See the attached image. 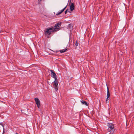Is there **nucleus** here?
Masks as SVG:
<instances>
[{"label": "nucleus", "instance_id": "obj_7", "mask_svg": "<svg viewBox=\"0 0 134 134\" xmlns=\"http://www.w3.org/2000/svg\"><path fill=\"white\" fill-rule=\"evenodd\" d=\"M68 29L70 30V31H72L73 29V25L70 23L68 24Z\"/></svg>", "mask_w": 134, "mask_h": 134}, {"label": "nucleus", "instance_id": "obj_21", "mask_svg": "<svg viewBox=\"0 0 134 134\" xmlns=\"http://www.w3.org/2000/svg\"><path fill=\"white\" fill-rule=\"evenodd\" d=\"M15 134H18L17 133H15Z\"/></svg>", "mask_w": 134, "mask_h": 134}, {"label": "nucleus", "instance_id": "obj_22", "mask_svg": "<svg viewBox=\"0 0 134 134\" xmlns=\"http://www.w3.org/2000/svg\"><path fill=\"white\" fill-rule=\"evenodd\" d=\"M68 12H69V13H71V12H69V11H68Z\"/></svg>", "mask_w": 134, "mask_h": 134}, {"label": "nucleus", "instance_id": "obj_5", "mask_svg": "<svg viewBox=\"0 0 134 134\" xmlns=\"http://www.w3.org/2000/svg\"><path fill=\"white\" fill-rule=\"evenodd\" d=\"M35 103L38 108H39L40 105V102L38 98H35L34 99Z\"/></svg>", "mask_w": 134, "mask_h": 134}, {"label": "nucleus", "instance_id": "obj_2", "mask_svg": "<svg viewBox=\"0 0 134 134\" xmlns=\"http://www.w3.org/2000/svg\"><path fill=\"white\" fill-rule=\"evenodd\" d=\"M60 23H58L55 25L54 28H52L54 32H56L59 30L60 27Z\"/></svg>", "mask_w": 134, "mask_h": 134}, {"label": "nucleus", "instance_id": "obj_15", "mask_svg": "<svg viewBox=\"0 0 134 134\" xmlns=\"http://www.w3.org/2000/svg\"><path fill=\"white\" fill-rule=\"evenodd\" d=\"M75 45L76 46H78V43L77 41H76V42L75 43Z\"/></svg>", "mask_w": 134, "mask_h": 134}, {"label": "nucleus", "instance_id": "obj_10", "mask_svg": "<svg viewBox=\"0 0 134 134\" xmlns=\"http://www.w3.org/2000/svg\"><path fill=\"white\" fill-rule=\"evenodd\" d=\"M110 94L109 93V91L108 88L107 87V97L109 98L110 97Z\"/></svg>", "mask_w": 134, "mask_h": 134}, {"label": "nucleus", "instance_id": "obj_3", "mask_svg": "<svg viewBox=\"0 0 134 134\" xmlns=\"http://www.w3.org/2000/svg\"><path fill=\"white\" fill-rule=\"evenodd\" d=\"M54 32L52 28H47L45 31L44 34L45 35H50L52 32Z\"/></svg>", "mask_w": 134, "mask_h": 134}, {"label": "nucleus", "instance_id": "obj_1", "mask_svg": "<svg viewBox=\"0 0 134 134\" xmlns=\"http://www.w3.org/2000/svg\"><path fill=\"white\" fill-rule=\"evenodd\" d=\"M108 132H110V134H113L115 130L113 124L112 123L108 124Z\"/></svg>", "mask_w": 134, "mask_h": 134}, {"label": "nucleus", "instance_id": "obj_19", "mask_svg": "<svg viewBox=\"0 0 134 134\" xmlns=\"http://www.w3.org/2000/svg\"><path fill=\"white\" fill-rule=\"evenodd\" d=\"M42 0H38V1L39 2H40Z\"/></svg>", "mask_w": 134, "mask_h": 134}, {"label": "nucleus", "instance_id": "obj_18", "mask_svg": "<svg viewBox=\"0 0 134 134\" xmlns=\"http://www.w3.org/2000/svg\"><path fill=\"white\" fill-rule=\"evenodd\" d=\"M71 38V37H70V40H69V42H70V38Z\"/></svg>", "mask_w": 134, "mask_h": 134}, {"label": "nucleus", "instance_id": "obj_4", "mask_svg": "<svg viewBox=\"0 0 134 134\" xmlns=\"http://www.w3.org/2000/svg\"><path fill=\"white\" fill-rule=\"evenodd\" d=\"M71 0H70L69 3V6H70V10L72 11L74 10L75 7L74 4L71 2Z\"/></svg>", "mask_w": 134, "mask_h": 134}, {"label": "nucleus", "instance_id": "obj_6", "mask_svg": "<svg viewBox=\"0 0 134 134\" xmlns=\"http://www.w3.org/2000/svg\"><path fill=\"white\" fill-rule=\"evenodd\" d=\"M50 71L51 72V75L52 77L54 78L55 80H56L57 79V75L54 71L52 70H51Z\"/></svg>", "mask_w": 134, "mask_h": 134}, {"label": "nucleus", "instance_id": "obj_14", "mask_svg": "<svg viewBox=\"0 0 134 134\" xmlns=\"http://www.w3.org/2000/svg\"><path fill=\"white\" fill-rule=\"evenodd\" d=\"M109 99H108V98H107L106 99V103H107L108 102H109Z\"/></svg>", "mask_w": 134, "mask_h": 134}, {"label": "nucleus", "instance_id": "obj_13", "mask_svg": "<svg viewBox=\"0 0 134 134\" xmlns=\"http://www.w3.org/2000/svg\"><path fill=\"white\" fill-rule=\"evenodd\" d=\"M54 88L56 91H57L58 90V86H54Z\"/></svg>", "mask_w": 134, "mask_h": 134}, {"label": "nucleus", "instance_id": "obj_16", "mask_svg": "<svg viewBox=\"0 0 134 134\" xmlns=\"http://www.w3.org/2000/svg\"><path fill=\"white\" fill-rule=\"evenodd\" d=\"M67 12V9H66L65 11V14Z\"/></svg>", "mask_w": 134, "mask_h": 134}, {"label": "nucleus", "instance_id": "obj_8", "mask_svg": "<svg viewBox=\"0 0 134 134\" xmlns=\"http://www.w3.org/2000/svg\"><path fill=\"white\" fill-rule=\"evenodd\" d=\"M67 7V5L63 9H62L61 10L59 11L56 14V15H60L61 14L62 12H63L66 8Z\"/></svg>", "mask_w": 134, "mask_h": 134}, {"label": "nucleus", "instance_id": "obj_20", "mask_svg": "<svg viewBox=\"0 0 134 134\" xmlns=\"http://www.w3.org/2000/svg\"><path fill=\"white\" fill-rule=\"evenodd\" d=\"M3 124H2L0 123V125H2Z\"/></svg>", "mask_w": 134, "mask_h": 134}, {"label": "nucleus", "instance_id": "obj_23", "mask_svg": "<svg viewBox=\"0 0 134 134\" xmlns=\"http://www.w3.org/2000/svg\"><path fill=\"white\" fill-rule=\"evenodd\" d=\"M4 131H3V133H4Z\"/></svg>", "mask_w": 134, "mask_h": 134}, {"label": "nucleus", "instance_id": "obj_11", "mask_svg": "<svg viewBox=\"0 0 134 134\" xmlns=\"http://www.w3.org/2000/svg\"><path fill=\"white\" fill-rule=\"evenodd\" d=\"M81 103L82 104H85L86 106L88 105V104H87V102L86 101L83 100H81Z\"/></svg>", "mask_w": 134, "mask_h": 134}, {"label": "nucleus", "instance_id": "obj_9", "mask_svg": "<svg viewBox=\"0 0 134 134\" xmlns=\"http://www.w3.org/2000/svg\"><path fill=\"white\" fill-rule=\"evenodd\" d=\"M54 86H58V81L57 79L56 80H55L54 81Z\"/></svg>", "mask_w": 134, "mask_h": 134}, {"label": "nucleus", "instance_id": "obj_12", "mask_svg": "<svg viewBox=\"0 0 134 134\" xmlns=\"http://www.w3.org/2000/svg\"><path fill=\"white\" fill-rule=\"evenodd\" d=\"M67 50V49H64L62 50H59V51L61 53H62L65 52V51Z\"/></svg>", "mask_w": 134, "mask_h": 134}, {"label": "nucleus", "instance_id": "obj_17", "mask_svg": "<svg viewBox=\"0 0 134 134\" xmlns=\"http://www.w3.org/2000/svg\"><path fill=\"white\" fill-rule=\"evenodd\" d=\"M2 126L3 127V129L4 130V126L3 124H2Z\"/></svg>", "mask_w": 134, "mask_h": 134}]
</instances>
